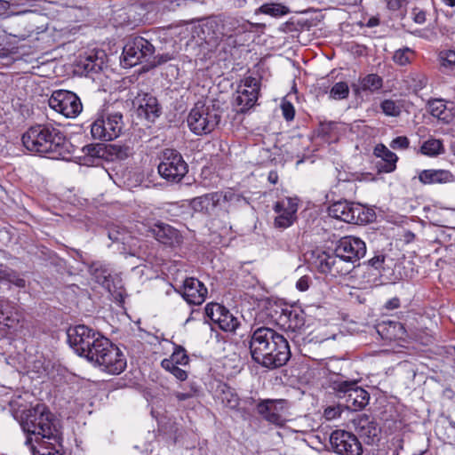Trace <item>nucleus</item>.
I'll return each mask as SVG.
<instances>
[{"instance_id": "32", "label": "nucleus", "mask_w": 455, "mask_h": 455, "mask_svg": "<svg viewBox=\"0 0 455 455\" xmlns=\"http://www.w3.org/2000/svg\"><path fill=\"white\" fill-rule=\"evenodd\" d=\"M422 155L434 157L444 153V146L441 140L428 139L420 147Z\"/></svg>"}, {"instance_id": "37", "label": "nucleus", "mask_w": 455, "mask_h": 455, "mask_svg": "<svg viewBox=\"0 0 455 455\" xmlns=\"http://www.w3.org/2000/svg\"><path fill=\"white\" fill-rule=\"evenodd\" d=\"M257 100L258 97L251 93V95L236 93L235 96L234 104L238 108L237 111L245 112L254 106Z\"/></svg>"}, {"instance_id": "19", "label": "nucleus", "mask_w": 455, "mask_h": 455, "mask_svg": "<svg viewBox=\"0 0 455 455\" xmlns=\"http://www.w3.org/2000/svg\"><path fill=\"white\" fill-rule=\"evenodd\" d=\"M96 331L84 324L69 327L67 331L69 346L76 354L85 353V347H88L90 339L94 338Z\"/></svg>"}, {"instance_id": "35", "label": "nucleus", "mask_w": 455, "mask_h": 455, "mask_svg": "<svg viewBox=\"0 0 455 455\" xmlns=\"http://www.w3.org/2000/svg\"><path fill=\"white\" fill-rule=\"evenodd\" d=\"M259 85L256 78L248 76L242 80L241 84L237 86L236 93L259 96Z\"/></svg>"}, {"instance_id": "26", "label": "nucleus", "mask_w": 455, "mask_h": 455, "mask_svg": "<svg viewBox=\"0 0 455 455\" xmlns=\"http://www.w3.org/2000/svg\"><path fill=\"white\" fill-rule=\"evenodd\" d=\"M88 271L96 283L110 291L112 271L108 264L101 261L92 262L89 265Z\"/></svg>"}, {"instance_id": "29", "label": "nucleus", "mask_w": 455, "mask_h": 455, "mask_svg": "<svg viewBox=\"0 0 455 455\" xmlns=\"http://www.w3.org/2000/svg\"><path fill=\"white\" fill-rule=\"evenodd\" d=\"M350 208L348 223L362 225L372 221L373 212L366 210L362 204L352 203Z\"/></svg>"}, {"instance_id": "23", "label": "nucleus", "mask_w": 455, "mask_h": 455, "mask_svg": "<svg viewBox=\"0 0 455 455\" xmlns=\"http://www.w3.org/2000/svg\"><path fill=\"white\" fill-rule=\"evenodd\" d=\"M305 313L299 308L283 309L279 316L280 324L291 331H300L305 325Z\"/></svg>"}, {"instance_id": "28", "label": "nucleus", "mask_w": 455, "mask_h": 455, "mask_svg": "<svg viewBox=\"0 0 455 455\" xmlns=\"http://www.w3.org/2000/svg\"><path fill=\"white\" fill-rule=\"evenodd\" d=\"M385 261L384 255H376L368 260L366 265L368 278L364 281L365 285L373 286L379 283L381 269Z\"/></svg>"}, {"instance_id": "13", "label": "nucleus", "mask_w": 455, "mask_h": 455, "mask_svg": "<svg viewBox=\"0 0 455 455\" xmlns=\"http://www.w3.org/2000/svg\"><path fill=\"white\" fill-rule=\"evenodd\" d=\"M330 443L333 451L339 455H361L362 444L352 433L345 430H335L330 436Z\"/></svg>"}, {"instance_id": "56", "label": "nucleus", "mask_w": 455, "mask_h": 455, "mask_svg": "<svg viewBox=\"0 0 455 455\" xmlns=\"http://www.w3.org/2000/svg\"><path fill=\"white\" fill-rule=\"evenodd\" d=\"M10 3L5 0H0V17H8L10 15Z\"/></svg>"}, {"instance_id": "27", "label": "nucleus", "mask_w": 455, "mask_h": 455, "mask_svg": "<svg viewBox=\"0 0 455 455\" xmlns=\"http://www.w3.org/2000/svg\"><path fill=\"white\" fill-rule=\"evenodd\" d=\"M374 155L383 160V163L378 165L380 172L388 173L395 170L398 157L385 145H377L374 148Z\"/></svg>"}, {"instance_id": "58", "label": "nucleus", "mask_w": 455, "mask_h": 455, "mask_svg": "<svg viewBox=\"0 0 455 455\" xmlns=\"http://www.w3.org/2000/svg\"><path fill=\"white\" fill-rule=\"evenodd\" d=\"M162 366L163 368H164L166 371H170L171 373H172V371L174 370V368H176L178 365L171 359H164L162 361Z\"/></svg>"}, {"instance_id": "11", "label": "nucleus", "mask_w": 455, "mask_h": 455, "mask_svg": "<svg viewBox=\"0 0 455 455\" xmlns=\"http://www.w3.org/2000/svg\"><path fill=\"white\" fill-rule=\"evenodd\" d=\"M287 409L288 402L285 399H261L256 405L258 414L264 420L278 427L285 424Z\"/></svg>"}, {"instance_id": "63", "label": "nucleus", "mask_w": 455, "mask_h": 455, "mask_svg": "<svg viewBox=\"0 0 455 455\" xmlns=\"http://www.w3.org/2000/svg\"><path fill=\"white\" fill-rule=\"evenodd\" d=\"M0 315V319H3V321H7L5 324L10 326L11 323H9V322H12V320H11V316L9 315V314L5 313L3 309H1Z\"/></svg>"}, {"instance_id": "22", "label": "nucleus", "mask_w": 455, "mask_h": 455, "mask_svg": "<svg viewBox=\"0 0 455 455\" xmlns=\"http://www.w3.org/2000/svg\"><path fill=\"white\" fill-rule=\"evenodd\" d=\"M106 57L102 50H92L84 55H80L76 63L77 70L85 76L90 73H98L102 70Z\"/></svg>"}, {"instance_id": "18", "label": "nucleus", "mask_w": 455, "mask_h": 455, "mask_svg": "<svg viewBox=\"0 0 455 455\" xmlns=\"http://www.w3.org/2000/svg\"><path fill=\"white\" fill-rule=\"evenodd\" d=\"M355 428L360 438L367 444H376L380 440L381 429L373 418L360 415L353 420Z\"/></svg>"}, {"instance_id": "3", "label": "nucleus", "mask_w": 455, "mask_h": 455, "mask_svg": "<svg viewBox=\"0 0 455 455\" xmlns=\"http://www.w3.org/2000/svg\"><path fill=\"white\" fill-rule=\"evenodd\" d=\"M24 147L34 154L52 159H65L71 144L60 129L50 123L31 126L21 138Z\"/></svg>"}, {"instance_id": "55", "label": "nucleus", "mask_w": 455, "mask_h": 455, "mask_svg": "<svg viewBox=\"0 0 455 455\" xmlns=\"http://www.w3.org/2000/svg\"><path fill=\"white\" fill-rule=\"evenodd\" d=\"M311 283V278L307 275L301 276L296 283V288L300 291L308 290Z\"/></svg>"}, {"instance_id": "36", "label": "nucleus", "mask_w": 455, "mask_h": 455, "mask_svg": "<svg viewBox=\"0 0 455 455\" xmlns=\"http://www.w3.org/2000/svg\"><path fill=\"white\" fill-rule=\"evenodd\" d=\"M197 392V387L192 385L188 390L175 391L172 393V395L177 399L179 403L187 402L188 403L185 405L186 407L194 408L196 402L195 398Z\"/></svg>"}, {"instance_id": "62", "label": "nucleus", "mask_w": 455, "mask_h": 455, "mask_svg": "<svg viewBox=\"0 0 455 455\" xmlns=\"http://www.w3.org/2000/svg\"><path fill=\"white\" fill-rule=\"evenodd\" d=\"M87 153L91 155L92 156H100V149H97L96 147L93 146H87Z\"/></svg>"}, {"instance_id": "40", "label": "nucleus", "mask_w": 455, "mask_h": 455, "mask_svg": "<svg viewBox=\"0 0 455 455\" xmlns=\"http://www.w3.org/2000/svg\"><path fill=\"white\" fill-rule=\"evenodd\" d=\"M225 203H228L229 206H241L249 204L245 197L232 190L222 191V204Z\"/></svg>"}, {"instance_id": "59", "label": "nucleus", "mask_w": 455, "mask_h": 455, "mask_svg": "<svg viewBox=\"0 0 455 455\" xmlns=\"http://www.w3.org/2000/svg\"><path fill=\"white\" fill-rule=\"evenodd\" d=\"M172 374L180 380H185L188 378L187 371L180 369L179 366L174 368Z\"/></svg>"}, {"instance_id": "51", "label": "nucleus", "mask_w": 455, "mask_h": 455, "mask_svg": "<svg viewBox=\"0 0 455 455\" xmlns=\"http://www.w3.org/2000/svg\"><path fill=\"white\" fill-rule=\"evenodd\" d=\"M100 338H103V335L100 334L99 331H96L94 338L90 339V343H89L88 347H85V348H84L86 350L85 353L80 354L79 356L84 357L85 359H87V357L91 355V350H92V352L94 351V347H96V342L100 341Z\"/></svg>"}, {"instance_id": "21", "label": "nucleus", "mask_w": 455, "mask_h": 455, "mask_svg": "<svg viewBox=\"0 0 455 455\" xmlns=\"http://www.w3.org/2000/svg\"><path fill=\"white\" fill-rule=\"evenodd\" d=\"M274 211L277 214L274 220L276 228L284 229L291 227L298 211V204L291 198L278 201L274 205Z\"/></svg>"}, {"instance_id": "30", "label": "nucleus", "mask_w": 455, "mask_h": 455, "mask_svg": "<svg viewBox=\"0 0 455 455\" xmlns=\"http://www.w3.org/2000/svg\"><path fill=\"white\" fill-rule=\"evenodd\" d=\"M351 204L347 201H339L332 204L329 207V215L344 222H349V212L351 211Z\"/></svg>"}, {"instance_id": "8", "label": "nucleus", "mask_w": 455, "mask_h": 455, "mask_svg": "<svg viewBox=\"0 0 455 455\" xmlns=\"http://www.w3.org/2000/svg\"><path fill=\"white\" fill-rule=\"evenodd\" d=\"M157 170L159 175L165 180L179 183L188 173V165L179 151L166 148L162 153Z\"/></svg>"}, {"instance_id": "39", "label": "nucleus", "mask_w": 455, "mask_h": 455, "mask_svg": "<svg viewBox=\"0 0 455 455\" xmlns=\"http://www.w3.org/2000/svg\"><path fill=\"white\" fill-rule=\"evenodd\" d=\"M427 108L429 113L438 119L446 120L447 116L445 115L446 105L443 100H431L427 103Z\"/></svg>"}, {"instance_id": "5", "label": "nucleus", "mask_w": 455, "mask_h": 455, "mask_svg": "<svg viewBox=\"0 0 455 455\" xmlns=\"http://www.w3.org/2000/svg\"><path fill=\"white\" fill-rule=\"evenodd\" d=\"M330 387L339 399H344L345 406L350 411H360L369 403V393L355 380L344 379L337 375L331 379Z\"/></svg>"}, {"instance_id": "41", "label": "nucleus", "mask_w": 455, "mask_h": 455, "mask_svg": "<svg viewBox=\"0 0 455 455\" xmlns=\"http://www.w3.org/2000/svg\"><path fill=\"white\" fill-rule=\"evenodd\" d=\"M382 112L388 116H398L402 112V105L393 100H385L380 104Z\"/></svg>"}, {"instance_id": "52", "label": "nucleus", "mask_w": 455, "mask_h": 455, "mask_svg": "<svg viewBox=\"0 0 455 455\" xmlns=\"http://www.w3.org/2000/svg\"><path fill=\"white\" fill-rule=\"evenodd\" d=\"M341 408L338 406H329L323 411V416L326 419L331 420L340 416Z\"/></svg>"}, {"instance_id": "38", "label": "nucleus", "mask_w": 455, "mask_h": 455, "mask_svg": "<svg viewBox=\"0 0 455 455\" xmlns=\"http://www.w3.org/2000/svg\"><path fill=\"white\" fill-rule=\"evenodd\" d=\"M108 235L113 243H121L123 244L129 243V239L131 238L128 231L124 228L118 226L109 228Z\"/></svg>"}, {"instance_id": "54", "label": "nucleus", "mask_w": 455, "mask_h": 455, "mask_svg": "<svg viewBox=\"0 0 455 455\" xmlns=\"http://www.w3.org/2000/svg\"><path fill=\"white\" fill-rule=\"evenodd\" d=\"M8 282L19 288H25L26 286V280L20 277L15 271L11 273Z\"/></svg>"}, {"instance_id": "43", "label": "nucleus", "mask_w": 455, "mask_h": 455, "mask_svg": "<svg viewBox=\"0 0 455 455\" xmlns=\"http://www.w3.org/2000/svg\"><path fill=\"white\" fill-rule=\"evenodd\" d=\"M412 56L413 51L406 47L395 51L393 56V60L400 66H405L411 62Z\"/></svg>"}, {"instance_id": "14", "label": "nucleus", "mask_w": 455, "mask_h": 455, "mask_svg": "<svg viewBox=\"0 0 455 455\" xmlns=\"http://www.w3.org/2000/svg\"><path fill=\"white\" fill-rule=\"evenodd\" d=\"M205 314L212 322L226 332H235L240 322L230 311L219 303H208L205 306Z\"/></svg>"}, {"instance_id": "10", "label": "nucleus", "mask_w": 455, "mask_h": 455, "mask_svg": "<svg viewBox=\"0 0 455 455\" xmlns=\"http://www.w3.org/2000/svg\"><path fill=\"white\" fill-rule=\"evenodd\" d=\"M155 52L154 45L142 36H134L126 43L123 50L124 66H135L148 61Z\"/></svg>"}, {"instance_id": "9", "label": "nucleus", "mask_w": 455, "mask_h": 455, "mask_svg": "<svg viewBox=\"0 0 455 455\" xmlns=\"http://www.w3.org/2000/svg\"><path fill=\"white\" fill-rule=\"evenodd\" d=\"M48 103L51 108L67 118H75L83 110L80 98L73 92L67 90L53 91Z\"/></svg>"}, {"instance_id": "1", "label": "nucleus", "mask_w": 455, "mask_h": 455, "mask_svg": "<svg viewBox=\"0 0 455 455\" xmlns=\"http://www.w3.org/2000/svg\"><path fill=\"white\" fill-rule=\"evenodd\" d=\"M21 427L27 434L25 444L34 455H62L58 422L44 404L37 403L28 410Z\"/></svg>"}, {"instance_id": "20", "label": "nucleus", "mask_w": 455, "mask_h": 455, "mask_svg": "<svg viewBox=\"0 0 455 455\" xmlns=\"http://www.w3.org/2000/svg\"><path fill=\"white\" fill-rule=\"evenodd\" d=\"M315 264L322 274H331L333 276L347 275L351 270L350 266L344 265L335 251L333 253L322 251L318 254Z\"/></svg>"}, {"instance_id": "4", "label": "nucleus", "mask_w": 455, "mask_h": 455, "mask_svg": "<svg viewBox=\"0 0 455 455\" xmlns=\"http://www.w3.org/2000/svg\"><path fill=\"white\" fill-rule=\"evenodd\" d=\"M86 360L113 375L120 374L126 368V359L124 353L104 336L100 339V341L96 342L94 351H91V355Z\"/></svg>"}, {"instance_id": "16", "label": "nucleus", "mask_w": 455, "mask_h": 455, "mask_svg": "<svg viewBox=\"0 0 455 455\" xmlns=\"http://www.w3.org/2000/svg\"><path fill=\"white\" fill-rule=\"evenodd\" d=\"M147 227V235L153 236L159 243L174 247L182 242V235L180 231L169 224L157 221Z\"/></svg>"}, {"instance_id": "31", "label": "nucleus", "mask_w": 455, "mask_h": 455, "mask_svg": "<svg viewBox=\"0 0 455 455\" xmlns=\"http://www.w3.org/2000/svg\"><path fill=\"white\" fill-rule=\"evenodd\" d=\"M290 12V9L280 3H266L260 5L255 13H263L274 18H280Z\"/></svg>"}, {"instance_id": "61", "label": "nucleus", "mask_w": 455, "mask_h": 455, "mask_svg": "<svg viewBox=\"0 0 455 455\" xmlns=\"http://www.w3.org/2000/svg\"><path fill=\"white\" fill-rule=\"evenodd\" d=\"M12 269H0V280L7 281L10 279Z\"/></svg>"}, {"instance_id": "53", "label": "nucleus", "mask_w": 455, "mask_h": 455, "mask_svg": "<svg viewBox=\"0 0 455 455\" xmlns=\"http://www.w3.org/2000/svg\"><path fill=\"white\" fill-rule=\"evenodd\" d=\"M411 15H412V20H414L415 23L423 24L426 22V12L425 11H423L418 7H415L412 9Z\"/></svg>"}, {"instance_id": "42", "label": "nucleus", "mask_w": 455, "mask_h": 455, "mask_svg": "<svg viewBox=\"0 0 455 455\" xmlns=\"http://www.w3.org/2000/svg\"><path fill=\"white\" fill-rule=\"evenodd\" d=\"M440 64L443 68L450 70L455 69V51L446 50L439 53Z\"/></svg>"}, {"instance_id": "6", "label": "nucleus", "mask_w": 455, "mask_h": 455, "mask_svg": "<svg viewBox=\"0 0 455 455\" xmlns=\"http://www.w3.org/2000/svg\"><path fill=\"white\" fill-rule=\"evenodd\" d=\"M220 112L214 106L197 102L190 110L187 122L190 131L196 135L209 134L219 125Z\"/></svg>"}, {"instance_id": "48", "label": "nucleus", "mask_w": 455, "mask_h": 455, "mask_svg": "<svg viewBox=\"0 0 455 455\" xmlns=\"http://www.w3.org/2000/svg\"><path fill=\"white\" fill-rule=\"evenodd\" d=\"M389 146L395 150H404L410 147V140L406 136H398L390 142Z\"/></svg>"}, {"instance_id": "50", "label": "nucleus", "mask_w": 455, "mask_h": 455, "mask_svg": "<svg viewBox=\"0 0 455 455\" xmlns=\"http://www.w3.org/2000/svg\"><path fill=\"white\" fill-rule=\"evenodd\" d=\"M283 116L287 121H291L295 116V110L293 105L289 101L282 103Z\"/></svg>"}, {"instance_id": "34", "label": "nucleus", "mask_w": 455, "mask_h": 455, "mask_svg": "<svg viewBox=\"0 0 455 455\" xmlns=\"http://www.w3.org/2000/svg\"><path fill=\"white\" fill-rule=\"evenodd\" d=\"M363 91L375 92L383 86V79L377 74H369L364 76L360 83Z\"/></svg>"}, {"instance_id": "46", "label": "nucleus", "mask_w": 455, "mask_h": 455, "mask_svg": "<svg viewBox=\"0 0 455 455\" xmlns=\"http://www.w3.org/2000/svg\"><path fill=\"white\" fill-rule=\"evenodd\" d=\"M238 22L239 21L234 18H228L224 20L222 30L220 31L219 34L221 36H231V32H235V30L240 32L241 30L239 29Z\"/></svg>"}, {"instance_id": "64", "label": "nucleus", "mask_w": 455, "mask_h": 455, "mask_svg": "<svg viewBox=\"0 0 455 455\" xmlns=\"http://www.w3.org/2000/svg\"><path fill=\"white\" fill-rule=\"evenodd\" d=\"M342 4L347 5H356L359 4L362 0H339Z\"/></svg>"}, {"instance_id": "49", "label": "nucleus", "mask_w": 455, "mask_h": 455, "mask_svg": "<svg viewBox=\"0 0 455 455\" xmlns=\"http://www.w3.org/2000/svg\"><path fill=\"white\" fill-rule=\"evenodd\" d=\"M173 59H174V55L172 53L166 52V53L157 54L156 56L153 57V60L150 61V66L155 68V67L163 65Z\"/></svg>"}, {"instance_id": "12", "label": "nucleus", "mask_w": 455, "mask_h": 455, "mask_svg": "<svg viewBox=\"0 0 455 455\" xmlns=\"http://www.w3.org/2000/svg\"><path fill=\"white\" fill-rule=\"evenodd\" d=\"M336 255L343 264H355L366 253L365 243L355 236L348 235L340 238L335 247Z\"/></svg>"}, {"instance_id": "45", "label": "nucleus", "mask_w": 455, "mask_h": 455, "mask_svg": "<svg viewBox=\"0 0 455 455\" xmlns=\"http://www.w3.org/2000/svg\"><path fill=\"white\" fill-rule=\"evenodd\" d=\"M348 85L345 82L336 83L330 92L331 98L334 100H342L348 96Z\"/></svg>"}, {"instance_id": "2", "label": "nucleus", "mask_w": 455, "mask_h": 455, "mask_svg": "<svg viewBox=\"0 0 455 455\" xmlns=\"http://www.w3.org/2000/svg\"><path fill=\"white\" fill-rule=\"evenodd\" d=\"M249 349L255 363L270 370L285 365L291 357L286 338L268 327H259L251 332Z\"/></svg>"}, {"instance_id": "33", "label": "nucleus", "mask_w": 455, "mask_h": 455, "mask_svg": "<svg viewBox=\"0 0 455 455\" xmlns=\"http://www.w3.org/2000/svg\"><path fill=\"white\" fill-rule=\"evenodd\" d=\"M220 399L226 407L232 410L236 409L240 403L239 396L235 389L227 385L222 387Z\"/></svg>"}, {"instance_id": "44", "label": "nucleus", "mask_w": 455, "mask_h": 455, "mask_svg": "<svg viewBox=\"0 0 455 455\" xmlns=\"http://www.w3.org/2000/svg\"><path fill=\"white\" fill-rule=\"evenodd\" d=\"M338 128V123L332 121H324L319 124L317 135L322 138H330Z\"/></svg>"}, {"instance_id": "24", "label": "nucleus", "mask_w": 455, "mask_h": 455, "mask_svg": "<svg viewBox=\"0 0 455 455\" xmlns=\"http://www.w3.org/2000/svg\"><path fill=\"white\" fill-rule=\"evenodd\" d=\"M419 180L423 185L447 184L455 181V176L448 170L427 169L419 173Z\"/></svg>"}, {"instance_id": "57", "label": "nucleus", "mask_w": 455, "mask_h": 455, "mask_svg": "<svg viewBox=\"0 0 455 455\" xmlns=\"http://www.w3.org/2000/svg\"><path fill=\"white\" fill-rule=\"evenodd\" d=\"M385 308L387 310H394L400 307V299L397 297L388 299L385 303Z\"/></svg>"}, {"instance_id": "17", "label": "nucleus", "mask_w": 455, "mask_h": 455, "mask_svg": "<svg viewBox=\"0 0 455 455\" xmlns=\"http://www.w3.org/2000/svg\"><path fill=\"white\" fill-rule=\"evenodd\" d=\"M176 291L190 305L203 304L208 294L205 285L196 278L188 277L184 280L183 285Z\"/></svg>"}, {"instance_id": "15", "label": "nucleus", "mask_w": 455, "mask_h": 455, "mask_svg": "<svg viewBox=\"0 0 455 455\" xmlns=\"http://www.w3.org/2000/svg\"><path fill=\"white\" fill-rule=\"evenodd\" d=\"M137 115L149 123H154L162 114V108L157 99L150 93L140 92L133 100Z\"/></svg>"}, {"instance_id": "25", "label": "nucleus", "mask_w": 455, "mask_h": 455, "mask_svg": "<svg viewBox=\"0 0 455 455\" xmlns=\"http://www.w3.org/2000/svg\"><path fill=\"white\" fill-rule=\"evenodd\" d=\"M222 205V191L208 193L191 201L195 211L211 213L216 207Z\"/></svg>"}, {"instance_id": "7", "label": "nucleus", "mask_w": 455, "mask_h": 455, "mask_svg": "<svg viewBox=\"0 0 455 455\" xmlns=\"http://www.w3.org/2000/svg\"><path fill=\"white\" fill-rule=\"evenodd\" d=\"M124 124L122 113L104 112L91 124L92 137L99 140H113L120 135Z\"/></svg>"}, {"instance_id": "60", "label": "nucleus", "mask_w": 455, "mask_h": 455, "mask_svg": "<svg viewBox=\"0 0 455 455\" xmlns=\"http://www.w3.org/2000/svg\"><path fill=\"white\" fill-rule=\"evenodd\" d=\"M278 173L276 171H270L267 175V180L272 184H276L278 182Z\"/></svg>"}, {"instance_id": "47", "label": "nucleus", "mask_w": 455, "mask_h": 455, "mask_svg": "<svg viewBox=\"0 0 455 455\" xmlns=\"http://www.w3.org/2000/svg\"><path fill=\"white\" fill-rule=\"evenodd\" d=\"M177 365H185L188 363V356L186 350L179 346L176 347L170 357Z\"/></svg>"}]
</instances>
